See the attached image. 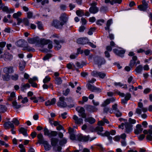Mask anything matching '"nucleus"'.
Instances as JSON below:
<instances>
[{"label": "nucleus", "mask_w": 152, "mask_h": 152, "mask_svg": "<svg viewBox=\"0 0 152 152\" xmlns=\"http://www.w3.org/2000/svg\"><path fill=\"white\" fill-rule=\"evenodd\" d=\"M56 102V99L55 98H53L50 101V104L51 105H53L55 104Z\"/></svg>", "instance_id": "56"}, {"label": "nucleus", "mask_w": 152, "mask_h": 152, "mask_svg": "<svg viewBox=\"0 0 152 152\" xmlns=\"http://www.w3.org/2000/svg\"><path fill=\"white\" fill-rule=\"evenodd\" d=\"M145 136L144 134H141L139 135L138 137V139L140 141L142 140L145 138Z\"/></svg>", "instance_id": "61"}, {"label": "nucleus", "mask_w": 152, "mask_h": 152, "mask_svg": "<svg viewBox=\"0 0 152 152\" xmlns=\"http://www.w3.org/2000/svg\"><path fill=\"white\" fill-rule=\"evenodd\" d=\"M37 27L38 28L39 30H42L43 29V27L42 22L40 21H37Z\"/></svg>", "instance_id": "52"}, {"label": "nucleus", "mask_w": 152, "mask_h": 152, "mask_svg": "<svg viewBox=\"0 0 152 152\" xmlns=\"http://www.w3.org/2000/svg\"><path fill=\"white\" fill-rule=\"evenodd\" d=\"M58 142L60 146H63L66 143L67 140L65 138H64L61 140H59Z\"/></svg>", "instance_id": "34"}, {"label": "nucleus", "mask_w": 152, "mask_h": 152, "mask_svg": "<svg viewBox=\"0 0 152 152\" xmlns=\"http://www.w3.org/2000/svg\"><path fill=\"white\" fill-rule=\"evenodd\" d=\"M58 134V132L56 131H51L49 138H52L56 137Z\"/></svg>", "instance_id": "33"}, {"label": "nucleus", "mask_w": 152, "mask_h": 152, "mask_svg": "<svg viewBox=\"0 0 152 152\" xmlns=\"http://www.w3.org/2000/svg\"><path fill=\"white\" fill-rule=\"evenodd\" d=\"M148 4L145 0L142 1V4L138 5V8L141 11H145L148 8Z\"/></svg>", "instance_id": "7"}, {"label": "nucleus", "mask_w": 152, "mask_h": 152, "mask_svg": "<svg viewBox=\"0 0 152 152\" xmlns=\"http://www.w3.org/2000/svg\"><path fill=\"white\" fill-rule=\"evenodd\" d=\"M110 100L109 99H107L102 103V106L105 107L107 105L110 104Z\"/></svg>", "instance_id": "40"}, {"label": "nucleus", "mask_w": 152, "mask_h": 152, "mask_svg": "<svg viewBox=\"0 0 152 152\" xmlns=\"http://www.w3.org/2000/svg\"><path fill=\"white\" fill-rule=\"evenodd\" d=\"M102 91V90L101 88H100L96 87V86H94L92 92H94L96 93H100Z\"/></svg>", "instance_id": "41"}, {"label": "nucleus", "mask_w": 152, "mask_h": 152, "mask_svg": "<svg viewBox=\"0 0 152 152\" xmlns=\"http://www.w3.org/2000/svg\"><path fill=\"white\" fill-rule=\"evenodd\" d=\"M10 75L7 74H5L3 75H2V77L4 81H8L10 80Z\"/></svg>", "instance_id": "32"}, {"label": "nucleus", "mask_w": 152, "mask_h": 152, "mask_svg": "<svg viewBox=\"0 0 152 152\" xmlns=\"http://www.w3.org/2000/svg\"><path fill=\"white\" fill-rule=\"evenodd\" d=\"M85 121L88 122L91 124H92L94 123L95 121V119L92 117H89L88 118H85Z\"/></svg>", "instance_id": "26"}, {"label": "nucleus", "mask_w": 152, "mask_h": 152, "mask_svg": "<svg viewBox=\"0 0 152 152\" xmlns=\"http://www.w3.org/2000/svg\"><path fill=\"white\" fill-rule=\"evenodd\" d=\"M44 39L46 40V42H46V43L45 42L42 43L41 45L44 46L48 44V48L49 49H51L53 47L52 41L49 39Z\"/></svg>", "instance_id": "16"}, {"label": "nucleus", "mask_w": 152, "mask_h": 152, "mask_svg": "<svg viewBox=\"0 0 152 152\" xmlns=\"http://www.w3.org/2000/svg\"><path fill=\"white\" fill-rule=\"evenodd\" d=\"M14 72L13 68L12 66H7L4 68L3 72L5 74L9 75L13 73Z\"/></svg>", "instance_id": "12"}, {"label": "nucleus", "mask_w": 152, "mask_h": 152, "mask_svg": "<svg viewBox=\"0 0 152 152\" xmlns=\"http://www.w3.org/2000/svg\"><path fill=\"white\" fill-rule=\"evenodd\" d=\"M148 134L147 135L146 139L148 142L152 141V130H148Z\"/></svg>", "instance_id": "24"}, {"label": "nucleus", "mask_w": 152, "mask_h": 152, "mask_svg": "<svg viewBox=\"0 0 152 152\" xmlns=\"http://www.w3.org/2000/svg\"><path fill=\"white\" fill-rule=\"evenodd\" d=\"M104 20L103 19H99L97 20L96 22V23L97 25H99V26H102V24L101 23H103L104 22Z\"/></svg>", "instance_id": "51"}, {"label": "nucleus", "mask_w": 152, "mask_h": 152, "mask_svg": "<svg viewBox=\"0 0 152 152\" xmlns=\"http://www.w3.org/2000/svg\"><path fill=\"white\" fill-rule=\"evenodd\" d=\"M75 110L79 113L78 115L83 118L86 117V114L85 113V110L84 108L83 107H77Z\"/></svg>", "instance_id": "5"}, {"label": "nucleus", "mask_w": 152, "mask_h": 152, "mask_svg": "<svg viewBox=\"0 0 152 152\" xmlns=\"http://www.w3.org/2000/svg\"><path fill=\"white\" fill-rule=\"evenodd\" d=\"M7 108L5 105L0 104V113H4L7 111Z\"/></svg>", "instance_id": "28"}, {"label": "nucleus", "mask_w": 152, "mask_h": 152, "mask_svg": "<svg viewBox=\"0 0 152 152\" xmlns=\"http://www.w3.org/2000/svg\"><path fill=\"white\" fill-rule=\"evenodd\" d=\"M83 123V119L81 118H78L77 121H75V123L77 124H80Z\"/></svg>", "instance_id": "53"}, {"label": "nucleus", "mask_w": 152, "mask_h": 152, "mask_svg": "<svg viewBox=\"0 0 152 152\" xmlns=\"http://www.w3.org/2000/svg\"><path fill=\"white\" fill-rule=\"evenodd\" d=\"M88 41L87 37H80L77 39V43L79 44L84 45L87 44V41Z\"/></svg>", "instance_id": "11"}, {"label": "nucleus", "mask_w": 152, "mask_h": 152, "mask_svg": "<svg viewBox=\"0 0 152 152\" xmlns=\"http://www.w3.org/2000/svg\"><path fill=\"white\" fill-rule=\"evenodd\" d=\"M52 55L50 53H47L45 56L42 58V59L44 61H46L49 60V59L52 57Z\"/></svg>", "instance_id": "37"}, {"label": "nucleus", "mask_w": 152, "mask_h": 152, "mask_svg": "<svg viewBox=\"0 0 152 152\" xmlns=\"http://www.w3.org/2000/svg\"><path fill=\"white\" fill-rule=\"evenodd\" d=\"M28 43L31 44H34L36 43L38 45H41L42 43L46 42V40L44 39V38H42L39 39L38 36L36 37L28 38Z\"/></svg>", "instance_id": "3"}, {"label": "nucleus", "mask_w": 152, "mask_h": 152, "mask_svg": "<svg viewBox=\"0 0 152 152\" xmlns=\"http://www.w3.org/2000/svg\"><path fill=\"white\" fill-rule=\"evenodd\" d=\"M129 123L130 124H134L136 123V120L134 119H132L131 118H129Z\"/></svg>", "instance_id": "57"}, {"label": "nucleus", "mask_w": 152, "mask_h": 152, "mask_svg": "<svg viewBox=\"0 0 152 152\" xmlns=\"http://www.w3.org/2000/svg\"><path fill=\"white\" fill-rule=\"evenodd\" d=\"M11 79L15 81L17 80L19 78V75L18 74H15L14 75L11 76Z\"/></svg>", "instance_id": "39"}, {"label": "nucleus", "mask_w": 152, "mask_h": 152, "mask_svg": "<svg viewBox=\"0 0 152 152\" xmlns=\"http://www.w3.org/2000/svg\"><path fill=\"white\" fill-rule=\"evenodd\" d=\"M148 134L147 135L146 139L148 142L152 141V130H148Z\"/></svg>", "instance_id": "25"}, {"label": "nucleus", "mask_w": 152, "mask_h": 152, "mask_svg": "<svg viewBox=\"0 0 152 152\" xmlns=\"http://www.w3.org/2000/svg\"><path fill=\"white\" fill-rule=\"evenodd\" d=\"M131 94L129 92H127L126 93L125 96H124V99H126L127 101L129 100L131 97Z\"/></svg>", "instance_id": "42"}, {"label": "nucleus", "mask_w": 152, "mask_h": 152, "mask_svg": "<svg viewBox=\"0 0 152 152\" xmlns=\"http://www.w3.org/2000/svg\"><path fill=\"white\" fill-rule=\"evenodd\" d=\"M94 61L95 64L97 65L99 67L106 63V61L104 57L98 56H96L94 58Z\"/></svg>", "instance_id": "4"}, {"label": "nucleus", "mask_w": 152, "mask_h": 152, "mask_svg": "<svg viewBox=\"0 0 152 152\" xmlns=\"http://www.w3.org/2000/svg\"><path fill=\"white\" fill-rule=\"evenodd\" d=\"M55 81V83L58 85L61 84L62 82V80L60 77H56Z\"/></svg>", "instance_id": "35"}, {"label": "nucleus", "mask_w": 152, "mask_h": 152, "mask_svg": "<svg viewBox=\"0 0 152 152\" xmlns=\"http://www.w3.org/2000/svg\"><path fill=\"white\" fill-rule=\"evenodd\" d=\"M106 76V74L102 72H99L98 76L101 79H104Z\"/></svg>", "instance_id": "50"}, {"label": "nucleus", "mask_w": 152, "mask_h": 152, "mask_svg": "<svg viewBox=\"0 0 152 152\" xmlns=\"http://www.w3.org/2000/svg\"><path fill=\"white\" fill-rule=\"evenodd\" d=\"M117 104H114L112 106V108L115 111V112L117 110H118V109L117 108Z\"/></svg>", "instance_id": "63"}, {"label": "nucleus", "mask_w": 152, "mask_h": 152, "mask_svg": "<svg viewBox=\"0 0 152 152\" xmlns=\"http://www.w3.org/2000/svg\"><path fill=\"white\" fill-rule=\"evenodd\" d=\"M59 100L57 103V105L59 107L61 108H65L68 107L69 108H71L73 107L75 105L74 104H70L69 105H67L65 102V98L64 96L60 97L59 98Z\"/></svg>", "instance_id": "2"}, {"label": "nucleus", "mask_w": 152, "mask_h": 152, "mask_svg": "<svg viewBox=\"0 0 152 152\" xmlns=\"http://www.w3.org/2000/svg\"><path fill=\"white\" fill-rule=\"evenodd\" d=\"M99 72L96 71H93L92 73V75L94 77H97L98 76Z\"/></svg>", "instance_id": "58"}, {"label": "nucleus", "mask_w": 152, "mask_h": 152, "mask_svg": "<svg viewBox=\"0 0 152 152\" xmlns=\"http://www.w3.org/2000/svg\"><path fill=\"white\" fill-rule=\"evenodd\" d=\"M27 42L24 39H21L19 40L17 42L18 46L19 47H23L24 48V47L25 46Z\"/></svg>", "instance_id": "21"}, {"label": "nucleus", "mask_w": 152, "mask_h": 152, "mask_svg": "<svg viewBox=\"0 0 152 152\" xmlns=\"http://www.w3.org/2000/svg\"><path fill=\"white\" fill-rule=\"evenodd\" d=\"M38 139V142L40 144H43L45 149L46 151H49L51 148V145L49 144L48 141L44 140V137L41 133L38 134L37 136Z\"/></svg>", "instance_id": "1"}, {"label": "nucleus", "mask_w": 152, "mask_h": 152, "mask_svg": "<svg viewBox=\"0 0 152 152\" xmlns=\"http://www.w3.org/2000/svg\"><path fill=\"white\" fill-rule=\"evenodd\" d=\"M5 61H11L13 58V56L8 52H5L3 56Z\"/></svg>", "instance_id": "17"}, {"label": "nucleus", "mask_w": 152, "mask_h": 152, "mask_svg": "<svg viewBox=\"0 0 152 152\" xmlns=\"http://www.w3.org/2000/svg\"><path fill=\"white\" fill-rule=\"evenodd\" d=\"M122 1V0H113L111 2V5H113L114 4H121Z\"/></svg>", "instance_id": "45"}, {"label": "nucleus", "mask_w": 152, "mask_h": 152, "mask_svg": "<svg viewBox=\"0 0 152 152\" xmlns=\"http://www.w3.org/2000/svg\"><path fill=\"white\" fill-rule=\"evenodd\" d=\"M85 29L86 28L84 26H81L80 27L79 31L80 32H83L84 31Z\"/></svg>", "instance_id": "64"}, {"label": "nucleus", "mask_w": 152, "mask_h": 152, "mask_svg": "<svg viewBox=\"0 0 152 152\" xmlns=\"http://www.w3.org/2000/svg\"><path fill=\"white\" fill-rule=\"evenodd\" d=\"M57 129L59 131L61 130H64V131H65V130L64 127L60 124L57 127Z\"/></svg>", "instance_id": "60"}, {"label": "nucleus", "mask_w": 152, "mask_h": 152, "mask_svg": "<svg viewBox=\"0 0 152 152\" xmlns=\"http://www.w3.org/2000/svg\"><path fill=\"white\" fill-rule=\"evenodd\" d=\"M99 11V9L97 7H91L89 9V11L92 14L97 13Z\"/></svg>", "instance_id": "19"}, {"label": "nucleus", "mask_w": 152, "mask_h": 152, "mask_svg": "<svg viewBox=\"0 0 152 152\" xmlns=\"http://www.w3.org/2000/svg\"><path fill=\"white\" fill-rule=\"evenodd\" d=\"M19 134H22L25 136H27L28 135L27 133V130L23 127H21L19 130Z\"/></svg>", "instance_id": "23"}, {"label": "nucleus", "mask_w": 152, "mask_h": 152, "mask_svg": "<svg viewBox=\"0 0 152 152\" xmlns=\"http://www.w3.org/2000/svg\"><path fill=\"white\" fill-rule=\"evenodd\" d=\"M69 133L70 134V139L72 140H77V137L74 133V130L73 129H71L69 130Z\"/></svg>", "instance_id": "18"}, {"label": "nucleus", "mask_w": 152, "mask_h": 152, "mask_svg": "<svg viewBox=\"0 0 152 152\" xmlns=\"http://www.w3.org/2000/svg\"><path fill=\"white\" fill-rule=\"evenodd\" d=\"M60 20L61 21V23L64 24L66 23L68 20V18L66 16V14H64L61 15L60 17Z\"/></svg>", "instance_id": "22"}, {"label": "nucleus", "mask_w": 152, "mask_h": 152, "mask_svg": "<svg viewBox=\"0 0 152 152\" xmlns=\"http://www.w3.org/2000/svg\"><path fill=\"white\" fill-rule=\"evenodd\" d=\"M115 93L117 94L118 95L122 97H124L125 96V94L124 93L118 91V90H117L115 91Z\"/></svg>", "instance_id": "54"}, {"label": "nucleus", "mask_w": 152, "mask_h": 152, "mask_svg": "<svg viewBox=\"0 0 152 152\" xmlns=\"http://www.w3.org/2000/svg\"><path fill=\"white\" fill-rule=\"evenodd\" d=\"M51 78L48 76H45V78L43 79V82L44 83H46L50 81Z\"/></svg>", "instance_id": "43"}, {"label": "nucleus", "mask_w": 152, "mask_h": 152, "mask_svg": "<svg viewBox=\"0 0 152 152\" xmlns=\"http://www.w3.org/2000/svg\"><path fill=\"white\" fill-rule=\"evenodd\" d=\"M23 23L26 26H29V21L26 18H24L23 19Z\"/></svg>", "instance_id": "49"}, {"label": "nucleus", "mask_w": 152, "mask_h": 152, "mask_svg": "<svg viewBox=\"0 0 152 152\" xmlns=\"http://www.w3.org/2000/svg\"><path fill=\"white\" fill-rule=\"evenodd\" d=\"M12 122L16 126H18L20 124V122L18 120V119L15 118H13Z\"/></svg>", "instance_id": "47"}, {"label": "nucleus", "mask_w": 152, "mask_h": 152, "mask_svg": "<svg viewBox=\"0 0 152 152\" xmlns=\"http://www.w3.org/2000/svg\"><path fill=\"white\" fill-rule=\"evenodd\" d=\"M132 125L126 122L125 123V132L127 134H129L131 132L132 130Z\"/></svg>", "instance_id": "13"}, {"label": "nucleus", "mask_w": 152, "mask_h": 152, "mask_svg": "<svg viewBox=\"0 0 152 152\" xmlns=\"http://www.w3.org/2000/svg\"><path fill=\"white\" fill-rule=\"evenodd\" d=\"M52 25L57 29L61 28L64 25L62 23L58 20L56 19L54 20L52 23Z\"/></svg>", "instance_id": "8"}, {"label": "nucleus", "mask_w": 152, "mask_h": 152, "mask_svg": "<svg viewBox=\"0 0 152 152\" xmlns=\"http://www.w3.org/2000/svg\"><path fill=\"white\" fill-rule=\"evenodd\" d=\"M23 50H27L28 52H34L35 51V49L34 48L28 46H25L24 47Z\"/></svg>", "instance_id": "29"}, {"label": "nucleus", "mask_w": 152, "mask_h": 152, "mask_svg": "<svg viewBox=\"0 0 152 152\" xmlns=\"http://www.w3.org/2000/svg\"><path fill=\"white\" fill-rule=\"evenodd\" d=\"M86 110L90 113H93L98 110L95 106L89 104L85 105L84 106Z\"/></svg>", "instance_id": "9"}, {"label": "nucleus", "mask_w": 152, "mask_h": 152, "mask_svg": "<svg viewBox=\"0 0 152 152\" xmlns=\"http://www.w3.org/2000/svg\"><path fill=\"white\" fill-rule=\"evenodd\" d=\"M4 126L5 129H9L10 128L12 129H14L15 128L13 124L10 121L5 122Z\"/></svg>", "instance_id": "15"}, {"label": "nucleus", "mask_w": 152, "mask_h": 152, "mask_svg": "<svg viewBox=\"0 0 152 152\" xmlns=\"http://www.w3.org/2000/svg\"><path fill=\"white\" fill-rule=\"evenodd\" d=\"M76 13V15L79 17H82L84 15V13L81 10H77Z\"/></svg>", "instance_id": "44"}, {"label": "nucleus", "mask_w": 152, "mask_h": 152, "mask_svg": "<svg viewBox=\"0 0 152 152\" xmlns=\"http://www.w3.org/2000/svg\"><path fill=\"white\" fill-rule=\"evenodd\" d=\"M12 105L14 109H18L21 107V105L18 104L16 100L12 102Z\"/></svg>", "instance_id": "31"}, {"label": "nucleus", "mask_w": 152, "mask_h": 152, "mask_svg": "<svg viewBox=\"0 0 152 152\" xmlns=\"http://www.w3.org/2000/svg\"><path fill=\"white\" fill-rule=\"evenodd\" d=\"M137 59V56H134L132 57V59L130 61L129 65L132 68L135 64H136V61Z\"/></svg>", "instance_id": "20"}, {"label": "nucleus", "mask_w": 152, "mask_h": 152, "mask_svg": "<svg viewBox=\"0 0 152 152\" xmlns=\"http://www.w3.org/2000/svg\"><path fill=\"white\" fill-rule=\"evenodd\" d=\"M43 131L44 135L46 136H47L49 137L50 132L49 130H48L47 128V126H46L44 128Z\"/></svg>", "instance_id": "36"}, {"label": "nucleus", "mask_w": 152, "mask_h": 152, "mask_svg": "<svg viewBox=\"0 0 152 152\" xmlns=\"http://www.w3.org/2000/svg\"><path fill=\"white\" fill-rule=\"evenodd\" d=\"M76 137L77 140L83 142H87L90 139L89 135L83 136L82 134L77 135Z\"/></svg>", "instance_id": "6"}, {"label": "nucleus", "mask_w": 152, "mask_h": 152, "mask_svg": "<svg viewBox=\"0 0 152 152\" xmlns=\"http://www.w3.org/2000/svg\"><path fill=\"white\" fill-rule=\"evenodd\" d=\"M70 89L69 88H67L65 91L63 90V94L65 96H67L70 92Z\"/></svg>", "instance_id": "48"}, {"label": "nucleus", "mask_w": 152, "mask_h": 152, "mask_svg": "<svg viewBox=\"0 0 152 152\" xmlns=\"http://www.w3.org/2000/svg\"><path fill=\"white\" fill-rule=\"evenodd\" d=\"M54 42L57 45L55 47V50H60L61 47V45L60 44V41L56 39H54Z\"/></svg>", "instance_id": "27"}, {"label": "nucleus", "mask_w": 152, "mask_h": 152, "mask_svg": "<svg viewBox=\"0 0 152 152\" xmlns=\"http://www.w3.org/2000/svg\"><path fill=\"white\" fill-rule=\"evenodd\" d=\"M33 15V13L31 11H29L27 13V18L28 19H30L31 18Z\"/></svg>", "instance_id": "59"}, {"label": "nucleus", "mask_w": 152, "mask_h": 152, "mask_svg": "<svg viewBox=\"0 0 152 152\" xmlns=\"http://www.w3.org/2000/svg\"><path fill=\"white\" fill-rule=\"evenodd\" d=\"M96 20V19L94 17H92L89 18V22L93 23Z\"/></svg>", "instance_id": "62"}, {"label": "nucleus", "mask_w": 152, "mask_h": 152, "mask_svg": "<svg viewBox=\"0 0 152 152\" xmlns=\"http://www.w3.org/2000/svg\"><path fill=\"white\" fill-rule=\"evenodd\" d=\"M108 8L107 6H102L100 9V11L101 12H106L108 10Z\"/></svg>", "instance_id": "38"}, {"label": "nucleus", "mask_w": 152, "mask_h": 152, "mask_svg": "<svg viewBox=\"0 0 152 152\" xmlns=\"http://www.w3.org/2000/svg\"><path fill=\"white\" fill-rule=\"evenodd\" d=\"M51 145L53 147L58 145L59 139L56 137H52L50 139Z\"/></svg>", "instance_id": "14"}, {"label": "nucleus", "mask_w": 152, "mask_h": 152, "mask_svg": "<svg viewBox=\"0 0 152 152\" xmlns=\"http://www.w3.org/2000/svg\"><path fill=\"white\" fill-rule=\"evenodd\" d=\"M94 86H93L90 83H88L86 85V87L88 90L92 91Z\"/></svg>", "instance_id": "46"}, {"label": "nucleus", "mask_w": 152, "mask_h": 152, "mask_svg": "<svg viewBox=\"0 0 152 152\" xmlns=\"http://www.w3.org/2000/svg\"><path fill=\"white\" fill-rule=\"evenodd\" d=\"M143 67L141 65H140L136 67L135 71L138 73H140Z\"/></svg>", "instance_id": "30"}, {"label": "nucleus", "mask_w": 152, "mask_h": 152, "mask_svg": "<svg viewBox=\"0 0 152 152\" xmlns=\"http://www.w3.org/2000/svg\"><path fill=\"white\" fill-rule=\"evenodd\" d=\"M115 116L117 117H120L122 116V113L119 111V109L115 112Z\"/></svg>", "instance_id": "55"}, {"label": "nucleus", "mask_w": 152, "mask_h": 152, "mask_svg": "<svg viewBox=\"0 0 152 152\" xmlns=\"http://www.w3.org/2000/svg\"><path fill=\"white\" fill-rule=\"evenodd\" d=\"M113 52L117 55L121 57H124V54L126 52L125 50H118L117 49H114Z\"/></svg>", "instance_id": "10"}]
</instances>
